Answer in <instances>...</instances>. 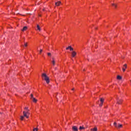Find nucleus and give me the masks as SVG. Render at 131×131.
I'll use <instances>...</instances> for the list:
<instances>
[{"mask_svg":"<svg viewBox=\"0 0 131 131\" xmlns=\"http://www.w3.org/2000/svg\"><path fill=\"white\" fill-rule=\"evenodd\" d=\"M42 77L44 78V80L46 81L47 83H50V78L48 77L46 74L43 73L42 74Z\"/></svg>","mask_w":131,"mask_h":131,"instance_id":"f257e3e1","label":"nucleus"},{"mask_svg":"<svg viewBox=\"0 0 131 131\" xmlns=\"http://www.w3.org/2000/svg\"><path fill=\"white\" fill-rule=\"evenodd\" d=\"M114 125L117 128H121V127H122V126H123L122 124H120V123L117 124V123H116V122L114 123Z\"/></svg>","mask_w":131,"mask_h":131,"instance_id":"f03ea898","label":"nucleus"},{"mask_svg":"<svg viewBox=\"0 0 131 131\" xmlns=\"http://www.w3.org/2000/svg\"><path fill=\"white\" fill-rule=\"evenodd\" d=\"M116 100H117V104L120 105V104H121V103H122V100L119 99V97H117Z\"/></svg>","mask_w":131,"mask_h":131,"instance_id":"7ed1b4c3","label":"nucleus"},{"mask_svg":"<svg viewBox=\"0 0 131 131\" xmlns=\"http://www.w3.org/2000/svg\"><path fill=\"white\" fill-rule=\"evenodd\" d=\"M127 68V65L126 64H125L123 66V67L122 68L123 72H124L125 71V70Z\"/></svg>","mask_w":131,"mask_h":131,"instance_id":"20e7f679","label":"nucleus"},{"mask_svg":"<svg viewBox=\"0 0 131 131\" xmlns=\"http://www.w3.org/2000/svg\"><path fill=\"white\" fill-rule=\"evenodd\" d=\"M73 131H78V128L76 127V126H73L72 127Z\"/></svg>","mask_w":131,"mask_h":131,"instance_id":"39448f33","label":"nucleus"},{"mask_svg":"<svg viewBox=\"0 0 131 131\" xmlns=\"http://www.w3.org/2000/svg\"><path fill=\"white\" fill-rule=\"evenodd\" d=\"M72 57L74 58L75 56H76V52L75 51H73L72 52Z\"/></svg>","mask_w":131,"mask_h":131,"instance_id":"423d86ee","label":"nucleus"},{"mask_svg":"<svg viewBox=\"0 0 131 131\" xmlns=\"http://www.w3.org/2000/svg\"><path fill=\"white\" fill-rule=\"evenodd\" d=\"M91 131H98V128L97 127H94V128L91 129Z\"/></svg>","mask_w":131,"mask_h":131,"instance_id":"0eeeda50","label":"nucleus"},{"mask_svg":"<svg viewBox=\"0 0 131 131\" xmlns=\"http://www.w3.org/2000/svg\"><path fill=\"white\" fill-rule=\"evenodd\" d=\"M52 63L53 66H55V65H56V61H55V60H54V58H53V60L52 61Z\"/></svg>","mask_w":131,"mask_h":131,"instance_id":"6e6552de","label":"nucleus"},{"mask_svg":"<svg viewBox=\"0 0 131 131\" xmlns=\"http://www.w3.org/2000/svg\"><path fill=\"white\" fill-rule=\"evenodd\" d=\"M61 4V2L58 1V2L55 3L56 6H60V4Z\"/></svg>","mask_w":131,"mask_h":131,"instance_id":"1a4fd4ad","label":"nucleus"},{"mask_svg":"<svg viewBox=\"0 0 131 131\" xmlns=\"http://www.w3.org/2000/svg\"><path fill=\"white\" fill-rule=\"evenodd\" d=\"M32 100H33V102H34V103H36L37 102V100L36 99H35V98H33Z\"/></svg>","mask_w":131,"mask_h":131,"instance_id":"9d476101","label":"nucleus"},{"mask_svg":"<svg viewBox=\"0 0 131 131\" xmlns=\"http://www.w3.org/2000/svg\"><path fill=\"white\" fill-rule=\"evenodd\" d=\"M37 30H39V31H40V30H41L40 29V27L38 25H37Z\"/></svg>","mask_w":131,"mask_h":131,"instance_id":"9b49d317","label":"nucleus"},{"mask_svg":"<svg viewBox=\"0 0 131 131\" xmlns=\"http://www.w3.org/2000/svg\"><path fill=\"white\" fill-rule=\"evenodd\" d=\"M23 114H24V117H26L27 116V114H26V112L25 111L23 112Z\"/></svg>","mask_w":131,"mask_h":131,"instance_id":"f8f14e48","label":"nucleus"},{"mask_svg":"<svg viewBox=\"0 0 131 131\" xmlns=\"http://www.w3.org/2000/svg\"><path fill=\"white\" fill-rule=\"evenodd\" d=\"M21 30L22 31H25L26 30H27V27H24Z\"/></svg>","mask_w":131,"mask_h":131,"instance_id":"ddd939ff","label":"nucleus"},{"mask_svg":"<svg viewBox=\"0 0 131 131\" xmlns=\"http://www.w3.org/2000/svg\"><path fill=\"white\" fill-rule=\"evenodd\" d=\"M117 79H119V80H120L121 79H122V77H121V76H117Z\"/></svg>","mask_w":131,"mask_h":131,"instance_id":"4468645a","label":"nucleus"},{"mask_svg":"<svg viewBox=\"0 0 131 131\" xmlns=\"http://www.w3.org/2000/svg\"><path fill=\"white\" fill-rule=\"evenodd\" d=\"M85 128L83 126H80L79 127V129L81 130V129H84Z\"/></svg>","mask_w":131,"mask_h":131,"instance_id":"2eb2a0df","label":"nucleus"},{"mask_svg":"<svg viewBox=\"0 0 131 131\" xmlns=\"http://www.w3.org/2000/svg\"><path fill=\"white\" fill-rule=\"evenodd\" d=\"M38 128H34L33 129V131H38Z\"/></svg>","mask_w":131,"mask_h":131,"instance_id":"dca6fc26","label":"nucleus"},{"mask_svg":"<svg viewBox=\"0 0 131 131\" xmlns=\"http://www.w3.org/2000/svg\"><path fill=\"white\" fill-rule=\"evenodd\" d=\"M100 102L101 103H103L104 102V98H101L100 99Z\"/></svg>","mask_w":131,"mask_h":131,"instance_id":"f3484780","label":"nucleus"},{"mask_svg":"<svg viewBox=\"0 0 131 131\" xmlns=\"http://www.w3.org/2000/svg\"><path fill=\"white\" fill-rule=\"evenodd\" d=\"M69 48H70V51H73V49L71 46H69Z\"/></svg>","mask_w":131,"mask_h":131,"instance_id":"a211bd4d","label":"nucleus"},{"mask_svg":"<svg viewBox=\"0 0 131 131\" xmlns=\"http://www.w3.org/2000/svg\"><path fill=\"white\" fill-rule=\"evenodd\" d=\"M20 119H21V120H23V119H24V116H20Z\"/></svg>","mask_w":131,"mask_h":131,"instance_id":"6ab92c4d","label":"nucleus"},{"mask_svg":"<svg viewBox=\"0 0 131 131\" xmlns=\"http://www.w3.org/2000/svg\"><path fill=\"white\" fill-rule=\"evenodd\" d=\"M112 6H113L114 7H115V8H117V5H115V4H112Z\"/></svg>","mask_w":131,"mask_h":131,"instance_id":"aec40b11","label":"nucleus"},{"mask_svg":"<svg viewBox=\"0 0 131 131\" xmlns=\"http://www.w3.org/2000/svg\"><path fill=\"white\" fill-rule=\"evenodd\" d=\"M25 110H27V111H29V110H28V107H25Z\"/></svg>","mask_w":131,"mask_h":131,"instance_id":"412c9836","label":"nucleus"},{"mask_svg":"<svg viewBox=\"0 0 131 131\" xmlns=\"http://www.w3.org/2000/svg\"><path fill=\"white\" fill-rule=\"evenodd\" d=\"M33 94H31V99H33Z\"/></svg>","mask_w":131,"mask_h":131,"instance_id":"4be33fe9","label":"nucleus"},{"mask_svg":"<svg viewBox=\"0 0 131 131\" xmlns=\"http://www.w3.org/2000/svg\"><path fill=\"white\" fill-rule=\"evenodd\" d=\"M26 113L27 114V115H28V114H29V111H27L26 112Z\"/></svg>","mask_w":131,"mask_h":131,"instance_id":"5701e85b","label":"nucleus"},{"mask_svg":"<svg viewBox=\"0 0 131 131\" xmlns=\"http://www.w3.org/2000/svg\"><path fill=\"white\" fill-rule=\"evenodd\" d=\"M100 107H102L103 106V103L101 102V103L99 104Z\"/></svg>","mask_w":131,"mask_h":131,"instance_id":"b1692460","label":"nucleus"},{"mask_svg":"<svg viewBox=\"0 0 131 131\" xmlns=\"http://www.w3.org/2000/svg\"><path fill=\"white\" fill-rule=\"evenodd\" d=\"M70 48H69V46L66 48V50H70Z\"/></svg>","mask_w":131,"mask_h":131,"instance_id":"393cba45","label":"nucleus"},{"mask_svg":"<svg viewBox=\"0 0 131 131\" xmlns=\"http://www.w3.org/2000/svg\"><path fill=\"white\" fill-rule=\"evenodd\" d=\"M42 52V49H40V54H41V53Z\"/></svg>","mask_w":131,"mask_h":131,"instance_id":"a878e982","label":"nucleus"},{"mask_svg":"<svg viewBox=\"0 0 131 131\" xmlns=\"http://www.w3.org/2000/svg\"><path fill=\"white\" fill-rule=\"evenodd\" d=\"M48 56H51V53H48Z\"/></svg>","mask_w":131,"mask_h":131,"instance_id":"bb28decb","label":"nucleus"},{"mask_svg":"<svg viewBox=\"0 0 131 131\" xmlns=\"http://www.w3.org/2000/svg\"><path fill=\"white\" fill-rule=\"evenodd\" d=\"M25 47H27V43H25Z\"/></svg>","mask_w":131,"mask_h":131,"instance_id":"cd10ccee","label":"nucleus"},{"mask_svg":"<svg viewBox=\"0 0 131 131\" xmlns=\"http://www.w3.org/2000/svg\"><path fill=\"white\" fill-rule=\"evenodd\" d=\"M26 118H29V116H28V115L26 116Z\"/></svg>","mask_w":131,"mask_h":131,"instance_id":"c85d7f7f","label":"nucleus"},{"mask_svg":"<svg viewBox=\"0 0 131 131\" xmlns=\"http://www.w3.org/2000/svg\"><path fill=\"white\" fill-rule=\"evenodd\" d=\"M72 91H74V89H72Z\"/></svg>","mask_w":131,"mask_h":131,"instance_id":"c756f323","label":"nucleus"},{"mask_svg":"<svg viewBox=\"0 0 131 131\" xmlns=\"http://www.w3.org/2000/svg\"><path fill=\"white\" fill-rule=\"evenodd\" d=\"M39 16L40 17L41 15H39Z\"/></svg>","mask_w":131,"mask_h":131,"instance_id":"7c9ffc66","label":"nucleus"}]
</instances>
